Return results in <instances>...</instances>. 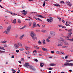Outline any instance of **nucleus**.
<instances>
[{
    "label": "nucleus",
    "instance_id": "1",
    "mask_svg": "<svg viewBox=\"0 0 73 73\" xmlns=\"http://www.w3.org/2000/svg\"><path fill=\"white\" fill-rule=\"evenodd\" d=\"M30 35L32 37V38L34 40H37V37L36 34L33 31H31L30 34Z\"/></svg>",
    "mask_w": 73,
    "mask_h": 73
},
{
    "label": "nucleus",
    "instance_id": "2",
    "mask_svg": "<svg viewBox=\"0 0 73 73\" xmlns=\"http://www.w3.org/2000/svg\"><path fill=\"white\" fill-rule=\"evenodd\" d=\"M11 27L9 26L7 27V29L3 32L4 33H6V34H8L9 33V32H10V31H11Z\"/></svg>",
    "mask_w": 73,
    "mask_h": 73
},
{
    "label": "nucleus",
    "instance_id": "3",
    "mask_svg": "<svg viewBox=\"0 0 73 73\" xmlns=\"http://www.w3.org/2000/svg\"><path fill=\"white\" fill-rule=\"evenodd\" d=\"M27 13H28V12L27 11H25L24 10H23L22 12V13L24 15H26L27 14Z\"/></svg>",
    "mask_w": 73,
    "mask_h": 73
},
{
    "label": "nucleus",
    "instance_id": "4",
    "mask_svg": "<svg viewBox=\"0 0 73 73\" xmlns=\"http://www.w3.org/2000/svg\"><path fill=\"white\" fill-rule=\"evenodd\" d=\"M14 48L15 49H17L18 48H19V46L18 45L16 44H15L14 45Z\"/></svg>",
    "mask_w": 73,
    "mask_h": 73
},
{
    "label": "nucleus",
    "instance_id": "5",
    "mask_svg": "<svg viewBox=\"0 0 73 73\" xmlns=\"http://www.w3.org/2000/svg\"><path fill=\"white\" fill-rule=\"evenodd\" d=\"M50 34L51 36H55V33L54 32H51Z\"/></svg>",
    "mask_w": 73,
    "mask_h": 73
},
{
    "label": "nucleus",
    "instance_id": "6",
    "mask_svg": "<svg viewBox=\"0 0 73 73\" xmlns=\"http://www.w3.org/2000/svg\"><path fill=\"white\" fill-rule=\"evenodd\" d=\"M29 66V64L28 63H25V65H24V66L25 67H28Z\"/></svg>",
    "mask_w": 73,
    "mask_h": 73
},
{
    "label": "nucleus",
    "instance_id": "7",
    "mask_svg": "<svg viewBox=\"0 0 73 73\" xmlns=\"http://www.w3.org/2000/svg\"><path fill=\"white\" fill-rule=\"evenodd\" d=\"M29 68H30V69H32V70H35V67L29 65Z\"/></svg>",
    "mask_w": 73,
    "mask_h": 73
},
{
    "label": "nucleus",
    "instance_id": "8",
    "mask_svg": "<svg viewBox=\"0 0 73 73\" xmlns=\"http://www.w3.org/2000/svg\"><path fill=\"white\" fill-rule=\"evenodd\" d=\"M59 44H58V46H62V42H60L59 43H58Z\"/></svg>",
    "mask_w": 73,
    "mask_h": 73
},
{
    "label": "nucleus",
    "instance_id": "9",
    "mask_svg": "<svg viewBox=\"0 0 73 73\" xmlns=\"http://www.w3.org/2000/svg\"><path fill=\"white\" fill-rule=\"evenodd\" d=\"M63 44H64V45H69V44H68V42L65 41H64Z\"/></svg>",
    "mask_w": 73,
    "mask_h": 73
},
{
    "label": "nucleus",
    "instance_id": "10",
    "mask_svg": "<svg viewBox=\"0 0 73 73\" xmlns=\"http://www.w3.org/2000/svg\"><path fill=\"white\" fill-rule=\"evenodd\" d=\"M25 48L27 50H29V49H30V47L29 46H25Z\"/></svg>",
    "mask_w": 73,
    "mask_h": 73
},
{
    "label": "nucleus",
    "instance_id": "11",
    "mask_svg": "<svg viewBox=\"0 0 73 73\" xmlns=\"http://www.w3.org/2000/svg\"><path fill=\"white\" fill-rule=\"evenodd\" d=\"M50 66H56V64L54 63H51L50 64Z\"/></svg>",
    "mask_w": 73,
    "mask_h": 73
},
{
    "label": "nucleus",
    "instance_id": "12",
    "mask_svg": "<svg viewBox=\"0 0 73 73\" xmlns=\"http://www.w3.org/2000/svg\"><path fill=\"white\" fill-rule=\"evenodd\" d=\"M42 49L44 51H45V52H47L48 51V50L46 49L44 47L42 48Z\"/></svg>",
    "mask_w": 73,
    "mask_h": 73
},
{
    "label": "nucleus",
    "instance_id": "13",
    "mask_svg": "<svg viewBox=\"0 0 73 73\" xmlns=\"http://www.w3.org/2000/svg\"><path fill=\"white\" fill-rule=\"evenodd\" d=\"M64 66H69V63L68 62H66L64 64Z\"/></svg>",
    "mask_w": 73,
    "mask_h": 73
},
{
    "label": "nucleus",
    "instance_id": "14",
    "mask_svg": "<svg viewBox=\"0 0 73 73\" xmlns=\"http://www.w3.org/2000/svg\"><path fill=\"white\" fill-rule=\"evenodd\" d=\"M36 22H33V27H35L36 25Z\"/></svg>",
    "mask_w": 73,
    "mask_h": 73
},
{
    "label": "nucleus",
    "instance_id": "15",
    "mask_svg": "<svg viewBox=\"0 0 73 73\" xmlns=\"http://www.w3.org/2000/svg\"><path fill=\"white\" fill-rule=\"evenodd\" d=\"M18 44L19 46H20V47H22V44H21V43L19 42L18 43Z\"/></svg>",
    "mask_w": 73,
    "mask_h": 73
},
{
    "label": "nucleus",
    "instance_id": "16",
    "mask_svg": "<svg viewBox=\"0 0 73 73\" xmlns=\"http://www.w3.org/2000/svg\"><path fill=\"white\" fill-rule=\"evenodd\" d=\"M47 21L48 22H49V23H51V22H52L51 20L50 19H47Z\"/></svg>",
    "mask_w": 73,
    "mask_h": 73
},
{
    "label": "nucleus",
    "instance_id": "17",
    "mask_svg": "<svg viewBox=\"0 0 73 73\" xmlns=\"http://www.w3.org/2000/svg\"><path fill=\"white\" fill-rule=\"evenodd\" d=\"M54 5L56 7H60V5L58 4H54Z\"/></svg>",
    "mask_w": 73,
    "mask_h": 73
},
{
    "label": "nucleus",
    "instance_id": "18",
    "mask_svg": "<svg viewBox=\"0 0 73 73\" xmlns=\"http://www.w3.org/2000/svg\"><path fill=\"white\" fill-rule=\"evenodd\" d=\"M16 19H14L13 22L12 23H13V24H16Z\"/></svg>",
    "mask_w": 73,
    "mask_h": 73
},
{
    "label": "nucleus",
    "instance_id": "19",
    "mask_svg": "<svg viewBox=\"0 0 73 73\" xmlns=\"http://www.w3.org/2000/svg\"><path fill=\"white\" fill-rule=\"evenodd\" d=\"M42 42L43 44H46V43L45 42V39H43V40H42Z\"/></svg>",
    "mask_w": 73,
    "mask_h": 73
},
{
    "label": "nucleus",
    "instance_id": "20",
    "mask_svg": "<svg viewBox=\"0 0 73 73\" xmlns=\"http://www.w3.org/2000/svg\"><path fill=\"white\" fill-rule=\"evenodd\" d=\"M34 46L35 48V49H39L40 48L39 47H38V46Z\"/></svg>",
    "mask_w": 73,
    "mask_h": 73
},
{
    "label": "nucleus",
    "instance_id": "21",
    "mask_svg": "<svg viewBox=\"0 0 73 73\" xmlns=\"http://www.w3.org/2000/svg\"><path fill=\"white\" fill-rule=\"evenodd\" d=\"M1 42L2 44H5L7 42V41L4 40V41H1Z\"/></svg>",
    "mask_w": 73,
    "mask_h": 73
},
{
    "label": "nucleus",
    "instance_id": "22",
    "mask_svg": "<svg viewBox=\"0 0 73 73\" xmlns=\"http://www.w3.org/2000/svg\"><path fill=\"white\" fill-rule=\"evenodd\" d=\"M19 50L20 51H23L24 50V48H21L19 49Z\"/></svg>",
    "mask_w": 73,
    "mask_h": 73
},
{
    "label": "nucleus",
    "instance_id": "23",
    "mask_svg": "<svg viewBox=\"0 0 73 73\" xmlns=\"http://www.w3.org/2000/svg\"><path fill=\"white\" fill-rule=\"evenodd\" d=\"M23 36H24V35H22V36H21L19 38L20 39H21L23 38Z\"/></svg>",
    "mask_w": 73,
    "mask_h": 73
},
{
    "label": "nucleus",
    "instance_id": "24",
    "mask_svg": "<svg viewBox=\"0 0 73 73\" xmlns=\"http://www.w3.org/2000/svg\"><path fill=\"white\" fill-rule=\"evenodd\" d=\"M12 71L13 72V73H15V72H16V71L15 70L12 69Z\"/></svg>",
    "mask_w": 73,
    "mask_h": 73
},
{
    "label": "nucleus",
    "instance_id": "25",
    "mask_svg": "<svg viewBox=\"0 0 73 73\" xmlns=\"http://www.w3.org/2000/svg\"><path fill=\"white\" fill-rule=\"evenodd\" d=\"M0 49H2L3 50H5V49H4V48L3 47H0Z\"/></svg>",
    "mask_w": 73,
    "mask_h": 73
},
{
    "label": "nucleus",
    "instance_id": "26",
    "mask_svg": "<svg viewBox=\"0 0 73 73\" xmlns=\"http://www.w3.org/2000/svg\"><path fill=\"white\" fill-rule=\"evenodd\" d=\"M38 43L40 45H41L42 44V43L41 42V41L40 40L38 41Z\"/></svg>",
    "mask_w": 73,
    "mask_h": 73
},
{
    "label": "nucleus",
    "instance_id": "27",
    "mask_svg": "<svg viewBox=\"0 0 73 73\" xmlns=\"http://www.w3.org/2000/svg\"><path fill=\"white\" fill-rule=\"evenodd\" d=\"M49 39H50V37H49L46 40L48 42H49V41H50V40H49Z\"/></svg>",
    "mask_w": 73,
    "mask_h": 73
},
{
    "label": "nucleus",
    "instance_id": "28",
    "mask_svg": "<svg viewBox=\"0 0 73 73\" xmlns=\"http://www.w3.org/2000/svg\"><path fill=\"white\" fill-rule=\"evenodd\" d=\"M60 53V51H57L56 52V53L57 54H59Z\"/></svg>",
    "mask_w": 73,
    "mask_h": 73
},
{
    "label": "nucleus",
    "instance_id": "29",
    "mask_svg": "<svg viewBox=\"0 0 73 73\" xmlns=\"http://www.w3.org/2000/svg\"><path fill=\"white\" fill-rule=\"evenodd\" d=\"M42 32H43V33H45L46 32V31L43 30L42 31Z\"/></svg>",
    "mask_w": 73,
    "mask_h": 73
},
{
    "label": "nucleus",
    "instance_id": "30",
    "mask_svg": "<svg viewBox=\"0 0 73 73\" xmlns=\"http://www.w3.org/2000/svg\"><path fill=\"white\" fill-rule=\"evenodd\" d=\"M69 66H73V64L69 63Z\"/></svg>",
    "mask_w": 73,
    "mask_h": 73
},
{
    "label": "nucleus",
    "instance_id": "31",
    "mask_svg": "<svg viewBox=\"0 0 73 73\" xmlns=\"http://www.w3.org/2000/svg\"><path fill=\"white\" fill-rule=\"evenodd\" d=\"M72 33H69L68 34V36H71V35H72Z\"/></svg>",
    "mask_w": 73,
    "mask_h": 73
},
{
    "label": "nucleus",
    "instance_id": "32",
    "mask_svg": "<svg viewBox=\"0 0 73 73\" xmlns=\"http://www.w3.org/2000/svg\"><path fill=\"white\" fill-rule=\"evenodd\" d=\"M65 25L66 26H68L69 27H70V25H69V24L68 23H66Z\"/></svg>",
    "mask_w": 73,
    "mask_h": 73
},
{
    "label": "nucleus",
    "instance_id": "33",
    "mask_svg": "<svg viewBox=\"0 0 73 73\" xmlns=\"http://www.w3.org/2000/svg\"><path fill=\"white\" fill-rule=\"evenodd\" d=\"M18 21L19 24H20V23H21V21L20 20L18 19Z\"/></svg>",
    "mask_w": 73,
    "mask_h": 73
},
{
    "label": "nucleus",
    "instance_id": "34",
    "mask_svg": "<svg viewBox=\"0 0 73 73\" xmlns=\"http://www.w3.org/2000/svg\"><path fill=\"white\" fill-rule=\"evenodd\" d=\"M69 55H67L65 57V58L66 59V58H68V57H69Z\"/></svg>",
    "mask_w": 73,
    "mask_h": 73
},
{
    "label": "nucleus",
    "instance_id": "35",
    "mask_svg": "<svg viewBox=\"0 0 73 73\" xmlns=\"http://www.w3.org/2000/svg\"><path fill=\"white\" fill-rule=\"evenodd\" d=\"M0 52H1V53H5V52L4 51L0 50Z\"/></svg>",
    "mask_w": 73,
    "mask_h": 73
},
{
    "label": "nucleus",
    "instance_id": "36",
    "mask_svg": "<svg viewBox=\"0 0 73 73\" xmlns=\"http://www.w3.org/2000/svg\"><path fill=\"white\" fill-rule=\"evenodd\" d=\"M50 19L51 21V22L53 21V18L52 17H50Z\"/></svg>",
    "mask_w": 73,
    "mask_h": 73
},
{
    "label": "nucleus",
    "instance_id": "37",
    "mask_svg": "<svg viewBox=\"0 0 73 73\" xmlns=\"http://www.w3.org/2000/svg\"><path fill=\"white\" fill-rule=\"evenodd\" d=\"M67 47H68L67 46H63L62 47V48H67Z\"/></svg>",
    "mask_w": 73,
    "mask_h": 73
},
{
    "label": "nucleus",
    "instance_id": "38",
    "mask_svg": "<svg viewBox=\"0 0 73 73\" xmlns=\"http://www.w3.org/2000/svg\"><path fill=\"white\" fill-rule=\"evenodd\" d=\"M4 46L5 47H7L8 46H7V44H5L4 45Z\"/></svg>",
    "mask_w": 73,
    "mask_h": 73
},
{
    "label": "nucleus",
    "instance_id": "39",
    "mask_svg": "<svg viewBox=\"0 0 73 73\" xmlns=\"http://www.w3.org/2000/svg\"><path fill=\"white\" fill-rule=\"evenodd\" d=\"M73 61V60H67L66 61L67 62H70L71 61Z\"/></svg>",
    "mask_w": 73,
    "mask_h": 73
},
{
    "label": "nucleus",
    "instance_id": "40",
    "mask_svg": "<svg viewBox=\"0 0 73 73\" xmlns=\"http://www.w3.org/2000/svg\"><path fill=\"white\" fill-rule=\"evenodd\" d=\"M34 60L35 61H36V62H38V60H37V59H34Z\"/></svg>",
    "mask_w": 73,
    "mask_h": 73
},
{
    "label": "nucleus",
    "instance_id": "41",
    "mask_svg": "<svg viewBox=\"0 0 73 73\" xmlns=\"http://www.w3.org/2000/svg\"><path fill=\"white\" fill-rule=\"evenodd\" d=\"M52 69H53V68H48V70H52Z\"/></svg>",
    "mask_w": 73,
    "mask_h": 73
},
{
    "label": "nucleus",
    "instance_id": "42",
    "mask_svg": "<svg viewBox=\"0 0 73 73\" xmlns=\"http://www.w3.org/2000/svg\"><path fill=\"white\" fill-rule=\"evenodd\" d=\"M7 12L8 13H12V12H11V11H7Z\"/></svg>",
    "mask_w": 73,
    "mask_h": 73
},
{
    "label": "nucleus",
    "instance_id": "43",
    "mask_svg": "<svg viewBox=\"0 0 73 73\" xmlns=\"http://www.w3.org/2000/svg\"><path fill=\"white\" fill-rule=\"evenodd\" d=\"M68 5L69 6H70V7H71V6H72V4H70V3H68Z\"/></svg>",
    "mask_w": 73,
    "mask_h": 73
},
{
    "label": "nucleus",
    "instance_id": "44",
    "mask_svg": "<svg viewBox=\"0 0 73 73\" xmlns=\"http://www.w3.org/2000/svg\"><path fill=\"white\" fill-rule=\"evenodd\" d=\"M24 28H25V27H23L22 28H20V29H24Z\"/></svg>",
    "mask_w": 73,
    "mask_h": 73
},
{
    "label": "nucleus",
    "instance_id": "45",
    "mask_svg": "<svg viewBox=\"0 0 73 73\" xmlns=\"http://www.w3.org/2000/svg\"><path fill=\"white\" fill-rule=\"evenodd\" d=\"M57 18L58 19H59V21H61V18L59 17H58Z\"/></svg>",
    "mask_w": 73,
    "mask_h": 73
},
{
    "label": "nucleus",
    "instance_id": "46",
    "mask_svg": "<svg viewBox=\"0 0 73 73\" xmlns=\"http://www.w3.org/2000/svg\"><path fill=\"white\" fill-rule=\"evenodd\" d=\"M41 17V18H44V17L42 16V15H40V16L39 17Z\"/></svg>",
    "mask_w": 73,
    "mask_h": 73
},
{
    "label": "nucleus",
    "instance_id": "47",
    "mask_svg": "<svg viewBox=\"0 0 73 73\" xmlns=\"http://www.w3.org/2000/svg\"><path fill=\"white\" fill-rule=\"evenodd\" d=\"M3 27L2 26H0V29H3Z\"/></svg>",
    "mask_w": 73,
    "mask_h": 73
},
{
    "label": "nucleus",
    "instance_id": "48",
    "mask_svg": "<svg viewBox=\"0 0 73 73\" xmlns=\"http://www.w3.org/2000/svg\"><path fill=\"white\" fill-rule=\"evenodd\" d=\"M40 66H41V67H42V68H43V65H42V64H40Z\"/></svg>",
    "mask_w": 73,
    "mask_h": 73
},
{
    "label": "nucleus",
    "instance_id": "49",
    "mask_svg": "<svg viewBox=\"0 0 73 73\" xmlns=\"http://www.w3.org/2000/svg\"><path fill=\"white\" fill-rule=\"evenodd\" d=\"M62 22H63V23H65V21H64V20L62 19Z\"/></svg>",
    "mask_w": 73,
    "mask_h": 73
},
{
    "label": "nucleus",
    "instance_id": "50",
    "mask_svg": "<svg viewBox=\"0 0 73 73\" xmlns=\"http://www.w3.org/2000/svg\"><path fill=\"white\" fill-rule=\"evenodd\" d=\"M60 54H65V53L64 52H62L60 53Z\"/></svg>",
    "mask_w": 73,
    "mask_h": 73
},
{
    "label": "nucleus",
    "instance_id": "51",
    "mask_svg": "<svg viewBox=\"0 0 73 73\" xmlns=\"http://www.w3.org/2000/svg\"><path fill=\"white\" fill-rule=\"evenodd\" d=\"M16 52L17 53H19V50H16Z\"/></svg>",
    "mask_w": 73,
    "mask_h": 73
},
{
    "label": "nucleus",
    "instance_id": "52",
    "mask_svg": "<svg viewBox=\"0 0 73 73\" xmlns=\"http://www.w3.org/2000/svg\"><path fill=\"white\" fill-rule=\"evenodd\" d=\"M61 28H63L65 29L66 28V27L65 26H62L61 27Z\"/></svg>",
    "mask_w": 73,
    "mask_h": 73
},
{
    "label": "nucleus",
    "instance_id": "53",
    "mask_svg": "<svg viewBox=\"0 0 73 73\" xmlns=\"http://www.w3.org/2000/svg\"><path fill=\"white\" fill-rule=\"evenodd\" d=\"M61 41H64H64H65V40H64V39L62 38L61 40Z\"/></svg>",
    "mask_w": 73,
    "mask_h": 73
},
{
    "label": "nucleus",
    "instance_id": "54",
    "mask_svg": "<svg viewBox=\"0 0 73 73\" xmlns=\"http://www.w3.org/2000/svg\"><path fill=\"white\" fill-rule=\"evenodd\" d=\"M61 3H62V4H64V2L63 1H60Z\"/></svg>",
    "mask_w": 73,
    "mask_h": 73
},
{
    "label": "nucleus",
    "instance_id": "55",
    "mask_svg": "<svg viewBox=\"0 0 73 73\" xmlns=\"http://www.w3.org/2000/svg\"><path fill=\"white\" fill-rule=\"evenodd\" d=\"M21 61H24V58H22L21 59Z\"/></svg>",
    "mask_w": 73,
    "mask_h": 73
},
{
    "label": "nucleus",
    "instance_id": "56",
    "mask_svg": "<svg viewBox=\"0 0 73 73\" xmlns=\"http://www.w3.org/2000/svg\"><path fill=\"white\" fill-rule=\"evenodd\" d=\"M68 32H72V29H70L68 31Z\"/></svg>",
    "mask_w": 73,
    "mask_h": 73
},
{
    "label": "nucleus",
    "instance_id": "57",
    "mask_svg": "<svg viewBox=\"0 0 73 73\" xmlns=\"http://www.w3.org/2000/svg\"><path fill=\"white\" fill-rule=\"evenodd\" d=\"M69 41H73V38H72V39H69Z\"/></svg>",
    "mask_w": 73,
    "mask_h": 73
},
{
    "label": "nucleus",
    "instance_id": "58",
    "mask_svg": "<svg viewBox=\"0 0 73 73\" xmlns=\"http://www.w3.org/2000/svg\"><path fill=\"white\" fill-rule=\"evenodd\" d=\"M34 52L36 53V52H37V51L36 50L33 51V53H34Z\"/></svg>",
    "mask_w": 73,
    "mask_h": 73
},
{
    "label": "nucleus",
    "instance_id": "59",
    "mask_svg": "<svg viewBox=\"0 0 73 73\" xmlns=\"http://www.w3.org/2000/svg\"><path fill=\"white\" fill-rule=\"evenodd\" d=\"M45 2L44 1L43 3V6H45Z\"/></svg>",
    "mask_w": 73,
    "mask_h": 73
},
{
    "label": "nucleus",
    "instance_id": "60",
    "mask_svg": "<svg viewBox=\"0 0 73 73\" xmlns=\"http://www.w3.org/2000/svg\"><path fill=\"white\" fill-rule=\"evenodd\" d=\"M51 53H54V52L53 51H52L51 52Z\"/></svg>",
    "mask_w": 73,
    "mask_h": 73
},
{
    "label": "nucleus",
    "instance_id": "61",
    "mask_svg": "<svg viewBox=\"0 0 73 73\" xmlns=\"http://www.w3.org/2000/svg\"><path fill=\"white\" fill-rule=\"evenodd\" d=\"M25 21H26V20H27V21L30 20V19H25Z\"/></svg>",
    "mask_w": 73,
    "mask_h": 73
},
{
    "label": "nucleus",
    "instance_id": "62",
    "mask_svg": "<svg viewBox=\"0 0 73 73\" xmlns=\"http://www.w3.org/2000/svg\"><path fill=\"white\" fill-rule=\"evenodd\" d=\"M38 20H39V21H42V20H41L40 19L38 18Z\"/></svg>",
    "mask_w": 73,
    "mask_h": 73
},
{
    "label": "nucleus",
    "instance_id": "63",
    "mask_svg": "<svg viewBox=\"0 0 73 73\" xmlns=\"http://www.w3.org/2000/svg\"><path fill=\"white\" fill-rule=\"evenodd\" d=\"M42 28H44V27H45V25H42Z\"/></svg>",
    "mask_w": 73,
    "mask_h": 73
},
{
    "label": "nucleus",
    "instance_id": "64",
    "mask_svg": "<svg viewBox=\"0 0 73 73\" xmlns=\"http://www.w3.org/2000/svg\"><path fill=\"white\" fill-rule=\"evenodd\" d=\"M14 57V55H13L12 56H11V58H13Z\"/></svg>",
    "mask_w": 73,
    "mask_h": 73
}]
</instances>
